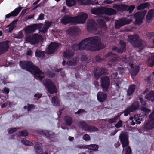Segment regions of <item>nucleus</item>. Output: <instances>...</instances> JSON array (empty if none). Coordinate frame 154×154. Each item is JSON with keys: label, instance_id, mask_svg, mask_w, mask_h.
<instances>
[{"label": "nucleus", "instance_id": "obj_1", "mask_svg": "<svg viewBox=\"0 0 154 154\" xmlns=\"http://www.w3.org/2000/svg\"><path fill=\"white\" fill-rule=\"evenodd\" d=\"M20 65L21 68L29 71H32L34 77L36 79L42 81L44 78V73L37 66H35L31 61H20Z\"/></svg>", "mask_w": 154, "mask_h": 154}, {"label": "nucleus", "instance_id": "obj_2", "mask_svg": "<svg viewBox=\"0 0 154 154\" xmlns=\"http://www.w3.org/2000/svg\"><path fill=\"white\" fill-rule=\"evenodd\" d=\"M87 50L91 51H99L101 49L100 38L97 36L90 37L84 39Z\"/></svg>", "mask_w": 154, "mask_h": 154}, {"label": "nucleus", "instance_id": "obj_3", "mask_svg": "<svg viewBox=\"0 0 154 154\" xmlns=\"http://www.w3.org/2000/svg\"><path fill=\"white\" fill-rule=\"evenodd\" d=\"M128 38L133 47L139 48L142 46L143 40L140 39L139 36L137 35H130L128 36Z\"/></svg>", "mask_w": 154, "mask_h": 154}, {"label": "nucleus", "instance_id": "obj_4", "mask_svg": "<svg viewBox=\"0 0 154 154\" xmlns=\"http://www.w3.org/2000/svg\"><path fill=\"white\" fill-rule=\"evenodd\" d=\"M43 83L48 93L51 94L57 92V89L53 82L50 79H46L43 81Z\"/></svg>", "mask_w": 154, "mask_h": 154}, {"label": "nucleus", "instance_id": "obj_5", "mask_svg": "<svg viewBox=\"0 0 154 154\" xmlns=\"http://www.w3.org/2000/svg\"><path fill=\"white\" fill-rule=\"evenodd\" d=\"M80 126L82 127V129L89 132L97 131L98 130V129L94 126H91L85 122V121L81 120L79 123Z\"/></svg>", "mask_w": 154, "mask_h": 154}, {"label": "nucleus", "instance_id": "obj_6", "mask_svg": "<svg viewBox=\"0 0 154 154\" xmlns=\"http://www.w3.org/2000/svg\"><path fill=\"white\" fill-rule=\"evenodd\" d=\"M97 24L94 20L90 19L88 21L87 28L89 32L94 33L96 32L97 29Z\"/></svg>", "mask_w": 154, "mask_h": 154}, {"label": "nucleus", "instance_id": "obj_7", "mask_svg": "<svg viewBox=\"0 0 154 154\" xmlns=\"http://www.w3.org/2000/svg\"><path fill=\"white\" fill-rule=\"evenodd\" d=\"M43 39V37L41 35L35 33L27 37L26 40L31 42L32 44H35L42 40Z\"/></svg>", "mask_w": 154, "mask_h": 154}, {"label": "nucleus", "instance_id": "obj_8", "mask_svg": "<svg viewBox=\"0 0 154 154\" xmlns=\"http://www.w3.org/2000/svg\"><path fill=\"white\" fill-rule=\"evenodd\" d=\"M108 73L107 69L105 67H96L94 72V75L95 79H98L102 75L106 74Z\"/></svg>", "mask_w": 154, "mask_h": 154}, {"label": "nucleus", "instance_id": "obj_9", "mask_svg": "<svg viewBox=\"0 0 154 154\" xmlns=\"http://www.w3.org/2000/svg\"><path fill=\"white\" fill-rule=\"evenodd\" d=\"M88 17V15L86 13H82L79 16L73 17L74 24L84 23Z\"/></svg>", "mask_w": 154, "mask_h": 154}, {"label": "nucleus", "instance_id": "obj_10", "mask_svg": "<svg viewBox=\"0 0 154 154\" xmlns=\"http://www.w3.org/2000/svg\"><path fill=\"white\" fill-rule=\"evenodd\" d=\"M101 86L104 91L108 90L110 85V80L109 77L107 76H102L101 78Z\"/></svg>", "mask_w": 154, "mask_h": 154}, {"label": "nucleus", "instance_id": "obj_11", "mask_svg": "<svg viewBox=\"0 0 154 154\" xmlns=\"http://www.w3.org/2000/svg\"><path fill=\"white\" fill-rule=\"evenodd\" d=\"M41 24H33L27 26L25 29L26 33L29 34L33 33L37 29H39L41 28Z\"/></svg>", "mask_w": 154, "mask_h": 154}, {"label": "nucleus", "instance_id": "obj_12", "mask_svg": "<svg viewBox=\"0 0 154 154\" xmlns=\"http://www.w3.org/2000/svg\"><path fill=\"white\" fill-rule=\"evenodd\" d=\"M119 139L123 148L129 145L128 136L126 134L121 133L119 136Z\"/></svg>", "mask_w": 154, "mask_h": 154}, {"label": "nucleus", "instance_id": "obj_13", "mask_svg": "<svg viewBox=\"0 0 154 154\" xmlns=\"http://www.w3.org/2000/svg\"><path fill=\"white\" fill-rule=\"evenodd\" d=\"M9 42L10 41L8 40L0 42V55L8 51L9 48Z\"/></svg>", "mask_w": 154, "mask_h": 154}, {"label": "nucleus", "instance_id": "obj_14", "mask_svg": "<svg viewBox=\"0 0 154 154\" xmlns=\"http://www.w3.org/2000/svg\"><path fill=\"white\" fill-rule=\"evenodd\" d=\"M42 133L45 136V137L48 138L51 141L55 142L56 140V137H57V135L53 132L45 130L42 131Z\"/></svg>", "mask_w": 154, "mask_h": 154}, {"label": "nucleus", "instance_id": "obj_15", "mask_svg": "<svg viewBox=\"0 0 154 154\" xmlns=\"http://www.w3.org/2000/svg\"><path fill=\"white\" fill-rule=\"evenodd\" d=\"M145 13L143 12H138L134 14L135 19V23L136 25H140L143 22V20L144 17Z\"/></svg>", "mask_w": 154, "mask_h": 154}, {"label": "nucleus", "instance_id": "obj_16", "mask_svg": "<svg viewBox=\"0 0 154 154\" xmlns=\"http://www.w3.org/2000/svg\"><path fill=\"white\" fill-rule=\"evenodd\" d=\"M131 22V21L128 19H120L116 22L115 28L116 29H118L126 24H130Z\"/></svg>", "mask_w": 154, "mask_h": 154}, {"label": "nucleus", "instance_id": "obj_17", "mask_svg": "<svg viewBox=\"0 0 154 154\" xmlns=\"http://www.w3.org/2000/svg\"><path fill=\"white\" fill-rule=\"evenodd\" d=\"M72 49L74 51L86 50V46L84 39L79 44H74L72 47Z\"/></svg>", "mask_w": 154, "mask_h": 154}, {"label": "nucleus", "instance_id": "obj_18", "mask_svg": "<svg viewBox=\"0 0 154 154\" xmlns=\"http://www.w3.org/2000/svg\"><path fill=\"white\" fill-rule=\"evenodd\" d=\"M120 45V48H118L117 47L114 46L112 48V50L117 52L119 54H122L126 51V44L125 42L121 40L119 42Z\"/></svg>", "mask_w": 154, "mask_h": 154}, {"label": "nucleus", "instance_id": "obj_19", "mask_svg": "<svg viewBox=\"0 0 154 154\" xmlns=\"http://www.w3.org/2000/svg\"><path fill=\"white\" fill-rule=\"evenodd\" d=\"M61 22V23L65 25L69 23L73 24H74L73 17L65 15L62 17Z\"/></svg>", "mask_w": 154, "mask_h": 154}, {"label": "nucleus", "instance_id": "obj_20", "mask_svg": "<svg viewBox=\"0 0 154 154\" xmlns=\"http://www.w3.org/2000/svg\"><path fill=\"white\" fill-rule=\"evenodd\" d=\"M106 59L109 60L110 62H116L117 61V56L112 52H110L106 55L105 56Z\"/></svg>", "mask_w": 154, "mask_h": 154}, {"label": "nucleus", "instance_id": "obj_21", "mask_svg": "<svg viewBox=\"0 0 154 154\" xmlns=\"http://www.w3.org/2000/svg\"><path fill=\"white\" fill-rule=\"evenodd\" d=\"M104 7H98L97 8H93L91 10V13L95 15H102L104 14Z\"/></svg>", "mask_w": 154, "mask_h": 154}, {"label": "nucleus", "instance_id": "obj_22", "mask_svg": "<svg viewBox=\"0 0 154 154\" xmlns=\"http://www.w3.org/2000/svg\"><path fill=\"white\" fill-rule=\"evenodd\" d=\"M22 8L23 7L21 6H19L18 7L16 8L10 13L6 15V18H9L12 16H17Z\"/></svg>", "mask_w": 154, "mask_h": 154}, {"label": "nucleus", "instance_id": "obj_23", "mask_svg": "<svg viewBox=\"0 0 154 154\" xmlns=\"http://www.w3.org/2000/svg\"><path fill=\"white\" fill-rule=\"evenodd\" d=\"M34 149L37 154H42L43 149L42 144L39 142H36L35 144Z\"/></svg>", "mask_w": 154, "mask_h": 154}, {"label": "nucleus", "instance_id": "obj_24", "mask_svg": "<svg viewBox=\"0 0 154 154\" xmlns=\"http://www.w3.org/2000/svg\"><path fill=\"white\" fill-rule=\"evenodd\" d=\"M58 44L56 43H51L48 47V52L50 54H53L56 51L58 47Z\"/></svg>", "mask_w": 154, "mask_h": 154}, {"label": "nucleus", "instance_id": "obj_25", "mask_svg": "<svg viewBox=\"0 0 154 154\" xmlns=\"http://www.w3.org/2000/svg\"><path fill=\"white\" fill-rule=\"evenodd\" d=\"M106 94L103 92H99L97 95V98L98 101L101 102H104L107 98Z\"/></svg>", "mask_w": 154, "mask_h": 154}, {"label": "nucleus", "instance_id": "obj_26", "mask_svg": "<svg viewBox=\"0 0 154 154\" xmlns=\"http://www.w3.org/2000/svg\"><path fill=\"white\" fill-rule=\"evenodd\" d=\"M126 5L124 4L118 5L115 4H114L113 8L116 9L118 11L122 12L124 11H126Z\"/></svg>", "mask_w": 154, "mask_h": 154}, {"label": "nucleus", "instance_id": "obj_27", "mask_svg": "<svg viewBox=\"0 0 154 154\" xmlns=\"http://www.w3.org/2000/svg\"><path fill=\"white\" fill-rule=\"evenodd\" d=\"M154 128V122L152 121L147 122L143 127L144 130L147 131Z\"/></svg>", "mask_w": 154, "mask_h": 154}, {"label": "nucleus", "instance_id": "obj_28", "mask_svg": "<svg viewBox=\"0 0 154 154\" xmlns=\"http://www.w3.org/2000/svg\"><path fill=\"white\" fill-rule=\"evenodd\" d=\"M139 106V104L137 102H134L128 108L130 111L129 112H132L137 110L138 109Z\"/></svg>", "mask_w": 154, "mask_h": 154}, {"label": "nucleus", "instance_id": "obj_29", "mask_svg": "<svg viewBox=\"0 0 154 154\" xmlns=\"http://www.w3.org/2000/svg\"><path fill=\"white\" fill-rule=\"evenodd\" d=\"M146 63L148 66L152 67L154 66V53L151 54V57L148 59Z\"/></svg>", "mask_w": 154, "mask_h": 154}, {"label": "nucleus", "instance_id": "obj_30", "mask_svg": "<svg viewBox=\"0 0 154 154\" xmlns=\"http://www.w3.org/2000/svg\"><path fill=\"white\" fill-rule=\"evenodd\" d=\"M97 22L101 29H103L105 31L106 30L107 27L106 26V24L105 21L101 19H98Z\"/></svg>", "mask_w": 154, "mask_h": 154}, {"label": "nucleus", "instance_id": "obj_31", "mask_svg": "<svg viewBox=\"0 0 154 154\" xmlns=\"http://www.w3.org/2000/svg\"><path fill=\"white\" fill-rule=\"evenodd\" d=\"M116 11L111 8H105L104 14L109 16L113 15L116 13Z\"/></svg>", "mask_w": 154, "mask_h": 154}, {"label": "nucleus", "instance_id": "obj_32", "mask_svg": "<svg viewBox=\"0 0 154 154\" xmlns=\"http://www.w3.org/2000/svg\"><path fill=\"white\" fill-rule=\"evenodd\" d=\"M136 88V86L134 84L130 85L127 91V95L128 96H130L132 95L135 91Z\"/></svg>", "mask_w": 154, "mask_h": 154}, {"label": "nucleus", "instance_id": "obj_33", "mask_svg": "<svg viewBox=\"0 0 154 154\" xmlns=\"http://www.w3.org/2000/svg\"><path fill=\"white\" fill-rule=\"evenodd\" d=\"M145 98L149 101H154V91H151L145 96Z\"/></svg>", "mask_w": 154, "mask_h": 154}, {"label": "nucleus", "instance_id": "obj_34", "mask_svg": "<svg viewBox=\"0 0 154 154\" xmlns=\"http://www.w3.org/2000/svg\"><path fill=\"white\" fill-rule=\"evenodd\" d=\"M74 55V54L72 51L69 50H66L63 52V56L65 59H70Z\"/></svg>", "mask_w": 154, "mask_h": 154}, {"label": "nucleus", "instance_id": "obj_35", "mask_svg": "<svg viewBox=\"0 0 154 154\" xmlns=\"http://www.w3.org/2000/svg\"><path fill=\"white\" fill-rule=\"evenodd\" d=\"M139 69V66L135 65L134 66L131 72V75L133 76H135L138 73Z\"/></svg>", "mask_w": 154, "mask_h": 154}, {"label": "nucleus", "instance_id": "obj_36", "mask_svg": "<svg viewBox=\"0 0 154 154\" xmlns=\"http://www.w3.org/2000/svg\"><path fill=\"white\" fill-rule=\"evenodd\" d=\"M66 124L68 126L71 125L72 123L73 119L72 117L68 116H65L64 118Z\"/></svg>", "mask_w": 154, "mask_h": 154}, {"label": "nucleus", "instance_id": "obj_37", "mask_svg": "<svg viewBox=\"0 0 154 154\" xmlns=\"http://www.w3.org/2000/svg\"><path fill=\"white\" fill-rule=\"evenodd\" d=\"M86 148L89 150L97 151L98 150V145L95 144H92L90 145H86Z\"/></svg>", "mask_w": 154, "mask_h": 154}, {"label": "nucleus", "instance_id": "obj_38", "mask_svg": "<svg viewBox=\"0 0 154 154\" xmlns=\"http://www.w3.org/2000/svg\"><path fill=\"white\" fill-rule=\"evenodd\" d=\"M66 5L69 7L74 6L77 3L76 0H66Z\"/></svg>", "mask_w": 154, "mask_h": 154}, {"label": "nucleus", "instance_id": "obj_39", "mask_svg": "<svg viewBox=\"0 0 154 154\" xmlns=\"http://www.w3.org/2000/svg\"><path fill=\"white\" fill-rule=\"evenodd\" d=\"M81 60L82 62L88 63L90 61V58L86 55H83L81 57Z\"/></svg>", "mask_w": 154, "mask_h": 154}, {"label": "nucleus", "instance_id": "obj_40", "mask_svg": "<svg viewBox=\"0 0 154 154\" xmlns=\"http://www.w3.org/2000/svg\"><path fill=\"white\" fill-rule=\"evenodd\" d=\"M52 103L54 106H59L60 103L57 97L54 96L52 98Z\"/></svg>", "mask_w": 154, "mask_h": 154}, {"label": "nucleus", "instance_id": "obj_41", "mask_svg": "<svg viewBox=\"0 0 154 154\" xmlns=\"http://www.w3.org/2000/svg\"><path fill=\"white\" fill-rule=\"evenodd\" d=\"M78 3L81 5H89L91 0H77Z\"/></svg>", "mask_w": 154, "mask_h": 154}, {"label": "nucleus", "instance_id": "obj_42", "mask_svg": "<svg viewBox=\"0 0 154 154\" xmlns=\"http://www.w3.org/2000/svg\"><path fill=\"white\" fill-rule=\"evenodd\" d=\"M148 4L147 2H145L140 4L137 7L138 10H140L144 9L148 6Z\"/></svg>", "mask_w": 154, "mask_h": 154}, {"label": "nucleus", "instance_id": "obj_43", "mask_svg": "<svg viewBox=\"0 0 154 154\" xmlns=\"http://www.w3.org/2000/svg\"><path fill=\"white\" fill-rule=\"evenodd\" d=\"M35 56L38 57H44L45 56L44 52L43 51L36 50L35 51Z\"/></svg>", "mask_w": 154, "mask_h": 154}, {"label": "nucleus", "instance_id": "obj_44", "mask_svg": "<svg viewBox=\"0 0 154 154\" xmlns=\"http://www.w3.org/2000/svg\"><path fill=\"white\" fill-rule=\"evenodd\" d=\"M21 142L23 144L27 146H31L33 144L31 142L26 140H23L21 141Z\"/></svg>", "mask_w": 154, "mask_h": 154}, {"label": "nucleus", "instance_id": "obj_45", "mask_svg": "<svg viewBox=\"0 0 154 154\" xmlns=\"http://www.w3.org/2000/svg\"><path fill=\"white\" fill-rule=\"evenodd\" d=\"M126 11H129L130 13H131L135 8V6L134 5H131L128 6L126 5Z\"/></svg>", "mask_w": 154, "mask_h": 154}, {"label": "nucleus", "instance_id": "obj_46", "mask_svg": "<svg viewBox=\"0 0 154 154\" xmlns=\"http://www.w3.org/2000/svg\"><path fill=\"white\" fill-rule=\"evenodd\" d=\"M52 23V22L47 21L45 22V24H43L42 26H43L44 27L46 28L47 29H48L51 26Z\"/></svg>", "mask_w": 154, "mask_h": 154}, {"label": "nucleus", "instance_id": "obj_47", "mask_svg": "<svg viewBox=\"0 0 154 154\" xmlns=\"http://www.w3.org/2000/svg\"><path fill=\"white\" fill-rule=\"evenodd\" d=\"M39 24H41V28L40 29H38L39 31L41 32L45 33L46 32L48 31V29H46L45 27H44L43 26H42L43 24L42 23H40Z\"/></svg>", "mask_w": 154, "mask_h": 154}, {"label": "nucleus", "instance_id": "obj_48", "mask_svg": "<svg viewBox=\"0 0 154 154\" xmlns=\"http://www.w3.org/2000/svg\"><path fill=\"white\" fill-rule=\"evenodd\" d=\"M68 31L70 35H74L76 33V29L74 28H70L68 30Z\"/></svg>", "mask_w": 154, "mask_h": 154}, {"label": "nucleus", "instance_id": "obj_49", "mask_svg": "<svg viewBox=\"0 0 154 154\" xmlns=\"http://www.w3.org/2000/svg\"><path fill=\"white\" fill-rule=\"evenodd\" d=\"M77 61L76 60H74L73 61L69 60L67 62V64L69 66H74L76 64Z\"/></svg>", "mask_w": 154, "mask_h": 154}, {"label": "nucleus", "instance_id": "obj_50", "mask_svg": "<svg viewBox=\"0 0 154 154\" xmlns=\"http://www.w3.org/2000/svg\"><path fill=\"white\" fill-rule=\"evenodd\" d=\"M125 154H131V150L129 146H126L125 149Z\"/></svg>", "mask_w": 154, "mask_h": 154}, {"label": "nucleus", "instance_id": "obj_51", "mask_svg": "<svg viewBox=\"0 0 154 154\" xmlns=\"http://www.w3.org/2000/svg\"><path fill=\"white\" fill-rule=\"evenodd\" d=\"M117 120V119L114 117L113 118L108 119L107 122L109 124H112L113 123L116 122Z\"/></svg>", "mask_w": 154, "mask_h": 154}, {"label": "nucleus", "instance_id": "obj_52", "mask_svg": "<svg viewBox=\"0 0 154 154\" xmlns=\"http://www.w3.org/2000/svg\"><path fill=\"white\" fill-rule=\"evenodd\" d=\"M122 121L120 120L118 121V123L115 125V127L117 128H119L122 127Z\"/></svg>", "mask_w": 154, "mask_h": 154}, {"label": "nucleus", "instance_id": "obj_53", "mask_svg": "<svg viewBox=\"0 0 154 154\" xmlns=\"http://www.w3.org/2000/svg\"><path fill=\"white\" fill-rule=\"evenodd\" d=\"M17 129L16 128H9L8 130V134H12L15 132Z\"/></svg>", "mask_w": 154, "mask_h": 154}, {"label": "nucleus", "instance_id": "obj_54", "mask_svg": "<svg viewBox=\"0 0 154 154\" xmlns=\"http://www.w3.org/2000/svg\"><path fill=\"white\" fill-rule=\"evenodd\" d=\"M139 100L140 101V102L141 103V105L143 106H145L146 104V101L144 100L141 97H139Z\"/></svg>", "mask_w": 154, "mask_h": 154}, {"label": "nucleus", "instance_id": "obj_55", "mask_svg": "<svg viewBox=\"0 0 154 154\" xmlns=\"http://www.w3.org/2000/svg\"><path fill=\"white\" fill-rule=\"evenodd\" d=\"M86 111L83 109H79L77 112L75 113V114H79L81 113H86Z\"/></svg>", "mask_w": 154, "mask_h": 154}, {"label": "nucleus", "instance_id": "obj_56", "mask_svg": "<svg viewBox=\"0 0 154 154\" xmlns=\"http://www.w3.org/2000/svg\"><path fill=\"white\" fill-rule=\"evenodd\" d=\"M83 139L85 140L88 141L90 140V138L89 135L86 134L83 136Z\"/></svg>", "mask_w": 154, "mask_h": 154}, {"label": "nucleus", "instance_id": "obj_57", "mask_svg": "<svg viewBox=\"0 0 154 154\" xmlns=\"http://www.w3.org/2000/svg\"><path fill=\"white\" fill-rule=\"evenodd\" d=\"M145 107V106H143L140 109L141 110L146 113H148L150 112V110Z\"/></svg>", "mask_w": 154, "mask_h": 154}, {"label": "nucleus", "instance_id": "obj_58", "mask_svg": "<svg viewBox=\"0 0 154 154\" xmlns=\"http://www.w3.org/2000/svg\"><path fill=\"white\" fill-rule=\"evenodd\" d=\"M28 133L26 130H23L20 133V135L22 136H28Z\"/></svg>", "mask_w": 154, "mask_h": 154}, {"label": "nucleus", "instance_id": "obj_59", "mask_svg": "<svg viewBox=\"0 0 154 154\" xmlns=\"http://www.w3.org/2000/svg\"><path fill=\"white\" fill-rule=\"evenodd\" d=\"M35 106L33 104H29L27 107V110L28 112L31 111V109H34L35 107Z\"/></svg>", "mask_w": 154, "mask_h": 154}, {"label": "nucleus", "instance_id": "obj_60", "mask_svg": "<svg viewBox=\"0 0 154 154\" xmlns=\"http://www.w3.org/2000/svg\"><path fill=\"white\" fill-rule=\"evenodd\" d=\"M129 110L128 108L125 109L123 112L124 113V115L125 116H128V114H129L131 112H129Z\"/></svg>", "mask_w": 154, "mask_h": 154}, {"label": "nucleus", "instance_id": "obj_61", "mask_svg": "<svg viewBox=\"0 0 154 154\" xmlns=\"http://www.w3.org/2000/svg\"><path fill=\"white\" fill-rule=\"evenodd\" d=\"M116 1L114 0V1H112L110 0H105L104 1V2L106 4H109L113 3L114 2H116Z\"/></svg>", "mask_w": 154, "mask_h": 154}, {"label": "nucleus", "instance_id": "obj_62", "mask_svg": "<svg viewBox=\"0 0 154 154\" xmlns=\"http://www.w3.org/2000/svg\"><path fill=\"white\" fill-rule=\"evenodd\" d=\"M18 21V20L17 19L13 21L9 25V26H13L14 27L15 26H16V24L17 23Z\"/></svg>", "mask_w": 154, "mask_h": 154}, {"label": "nucleus", "instance_id": "obj_63", "mask_svg": "<svg viewBox=\"0 0 154 154\" xmlns=\"http://www.w3.org/2000/svg\"><path fill=\"white\" fill-rule=\"evenodd\" d=\"M148 14L153 17H154V9L150 10L148 12Z\"/></svg>", "mask_w": 154, "mask_h": 154}, {"label": "nucleus", "instance_id": "obj_64", "mask_svg": "<svg viewBox=\"0 0 154 154\" xmlns=\"http://www.w3.org/2000/svg\"><path fill=\"white\" fill-rule=\"evenodd\" d=\"M44 15L42 14L41 13L40 15H39L38 18L37 20H42L44 19Z\"/></svg>", "mask_w": 154, "mask_h": 154}]
</instances>
